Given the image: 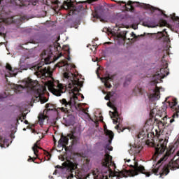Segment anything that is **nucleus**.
Segmentation results:
<instances>
[{"label":"nucleus","mask_w":179,"mask_h":179,"mask_svg":"<svg viewBox=\"0 0 179 179\" xmlns=\"http://www.w3.org/2000/svg\"><path fill=\"white\" fill-rule=\"evenodd\" d=\"M158 36H159V37L158 38L159 40H162L164 43H169L170 37L169 36V34H167V31H166V29H164L162 32H159L158 34Z\"/></svg>","instance_id":"obj_17"},{"label":"nucleus","mask_w":179,"mask_h":179,"mask_svg":"<svg viewBox=\"0 0 179 179\" xmlns=\"http://www.w3.org/2000/svg\"><path fill=\"white\" fill-rule=\"evenodd\" d=\"M38 141H37L35 144H34V147L32 148V150H33V152H34V155H35V156H36V157H37V153H38V150H37V149H41V148H40L39 146H38Z\"/></svg>","instance_id":"obj_26"},{"label":"nucleus","mask_w":179,"mask_h":179,"mask_svg":"<svg viewBox=\"0 0 179 179\" xmlns=\"http://www.w3.org/2000/svg\"><path fill=\"white\" fill-rule=\"evenodd\" d=\"M53 3H54V5H58V3H59V1L56 0V1H55L53 2Z\"/></svg>","instance_id":"obj_38"},{"label":"nucleus","mask_w":179,"mask_h":179,"mask_svg":"<svg viewBox=\"0 0 179 179\" xmlns=\"http://www.w3.org/2000/svg\"><path fill=\"white\" fill-rule=\"evenodd\" d=\"M134 93H135L136 96H138V94H143V93H145V90L139 87L138 86H136L134 90Z\"/></svg>","instance_id":"obj_25"},{"label":"nucleus","mask_w":179,"mask_h":179,"mask_svg":"<svg viewBox=\"0 0 179 179\" xmlns=\"http://www.w3.org/2000/svg\"><path fill=\"white\" fill-rule=\"evenodd\" d=\"M92 47L93 48H95V50L97 48V46H96V45H93Z\"/></svg>","instance_id":"obj_45"},{"label":"nucleus","mask_w":179,"mask_h":179,"mask_svg":"<svg viewBox=\"0 0 179 179\" xmlns=\"http://www.w3.org/2000/svg\"><path fill=\"white\" fill-rule=\"evenodd\" d=\"M128 40H131V38H128Z\"/></svg>","instance_id":"obj_61"},{"label":"nucleus","mask_w":179,"mask_h":179,"mask_svg":"<svg viewBox=\"0 0 179 179\" xmlns=\"http://www.w3.org/2000/svg\"><path fill=\"white\" fill-rule=\"evenodd\" d=\"M26 20L25 16H20V15H14L13 17H7V18H0V23H6V24H22L23 22Z\"/></svg>","instance_id":"obj_7"},{"label":"nucleus","mask_w":179,"mask_h":179,"mask_svg":"<svg viewBox=\"0 0 179 179\" xmlns=\"http://www.w3.org/2000/svg\"><path fill=\"white\" fill-rule=\"evenodd\" d=\"M60 57H62V53H60L58 58H60Z\"/></svg>","instance_id":"obj_46"},{"label":"nucleus","mask_w":179,"mask_h":179,"mask_svg":"<svg viewBox=\"0 0 179 179\" xmlns=\"http://www.w3.org/2000/svg\"><path fill=\"white\" fill-rule=\"evenodd\" d=\"M168 103L171 111L173 112L172 115L173 118L169 120L170 124L167 123V117H163L162 120L157 119L155 125L157 127V129H155V135L157 138H159L160 135H162L166 129H169L167 134H171V131H173V126L171 124L174 122V118H178L179 116V106L178 102H177V99H172V101H169Z\"/></svg>","instance_id":"obj_4"},{"label":"nucleus","mask_w":179,"mask_h":179,"mask_svg":"<svg viewBox=\"0 0 179 179\" xmlns=\"http://www.w3.org/2000/svg\"><path fill=\"white\" fill-rule=\"evenodd\" d=\"M8 94V92H3V94H0V100H3V99H6Z\"/></svg>","instance_id":"obj_31"},{"label":"nucleus","mask_w":179,"mask_h":179,"mask_svg":"<svg viewBox=\"0 0 179 179\" xmlns=\"http://www.w3.org/2000/svg\"><path fill=\"white\" fill-rule=\"evenodd\" d=\"M51 179H54V177L52 176V177H51Z\"/></svg>","instance_id":"obj_55"},{"label":"nucleus","mask_w":179,"mask_h":179,"mask_svg":"<svg viewBox=\"0 0 179 179\" xmlns=\"http://www.w3.org/2000/svg\"><path fill=\"white\" fill-rule=\"evenodd\" d=\"M112 108L114 111L113 113H112V114L113 115V118H115V119L113 120V124H119L115 126V129L117 130L119 134H120V132H124V130L125 129L122 128L120 124L121 122V119L120 118V115L118 114V110L117 109V107L113 106Z\"/></svg>","instance_id":"obj_12"},{"label":"nucleus","mask_w":179,"mask_h":179,"mask_svg":"<svg viewBox=\"0 0 179 179\" xmlns=\"http://www.w3.org/2000/svg\"><path fill=\"white\" fill-rule=\"evenodd\" d=\"M1 34V35H2V34Z\"/></svg>","instance_id":"obj_62"},{"label":"nucleus","mask_w":179,"mask_h":179,"mask_svg":"<svg viewBox=\"0 0 179 179\" xmlns=\"http://www.w3.org/2000/svg\"><path fill=\"white\" fill-rule=\"evenodd\" d=\"M131 36L132 37H136V35L134 32L131 33Z\"/></svg>","instance_id":"obj_42"},{"label":"nucleus","mask_w":179,"mask_h":179,"mask_svg":"<svg viewBox=\"0 0 179 179\" xmlns=\"http://www.w3.org/2000/svg\"><path fill=\"white\" fill-rule=\"evenodd\" d=\"M22 120H26V115H22Z\"/></svg>","instance_id":"obj_43"},{"label":"nucleus","mask_w":179,"mask_h":179,"mask_svg":"<svg viewBox=\"0 0 179 179\" xmlns=\"http://www.w3.org/2000/svg\"><path fill=\"white\" fill-rule=\"evenodd\" d=\"M62 111L66 113V115L64 117V122L67 127H70V125H73L75 124V116L72 115L71 113L72 111V108L69 107L62 108Z\"/></svg>","instance_id":"obj_9"},{"label":"nucleus","mask_w":179,"mask_h":179,"mask_svg":"<svg viewBox=\"0 0 179 179\" xmlns=\"http://www.w3.org/2000/svg\"><path fill=\"white\" fill-rule=\"evenodd\" d=\"M104 13H106V6L101 5L97 6L95 7L94 17L101 19L104 16Z\"/></svg>","instance_id":"obj_14"},{"label":"nucleus","mask_w":179,"mask_h":179,"mask_svg":"<svg viewBox=\"0 0 179 179\" xmlns=\"http://www.w3.org/2000/svg\"><path fill=\"white\" fill-rule=\"evenodd\" d=\"M53 139H54V142L55 143V142H57V140H55V137H54Z\"/></svg>","instance_id":"obj_47"},{"label":"nucleus","mask_w":179,"mask_h":179,"mask_svg":"<svg viewBox=\"0 0 179 179\" xmlns=\"http://www.w3.org/2000/svg\"><path fill=\"white\" fill-rule=\"evenodd\" d=\"M82 179H87V178H86V176H85Z\"/></svg>","instance_id":"obj_50"},{"label":"nucleus","mask_w":179,"mask_h":179,"mask_svg":"<svg viewBox=\"0 0 179 179\" xmlns=\"http://www.w3.org/2000/svg\"><path fill=\"white\" fill-rule=\"evenodd\" d=\"M70 59H71V57H69V58H68V60L69 61Z\"/></svg>","instance_id":"obj_53"},{"label":"nucleus","mask_w":179,"mask_h":179,"mask_svg":"<svg viewBox=\"0 0 179 179\" xmlns=\"http://www.w3.org/2000/svg\"><path fill=\"white\" fill-rule=\"evenodd\" d=\"M20 120H22V117H20Z\"/></svg>","instance_id":"obj_60"},{"label":"nucleus","mask_w":179,"mask_h":179,"mask_svg":"<svg viewBox=\"0 0 179 179\" xmlns=\"http://www.w3.org/2000/svg\"><path fill=\"white\" fill-rule=\"evenodd\" d=\"M163 107H166V105H163Z\"/></svg>","instance_id":"obj_57"},{"label":"nucleus","mask_w":179,"mask_h":179,"mask_svg":"<svg viewBox=\"0 0 179 179\" xmlns=\"http://www.w3.org/2000/svg\"><path fill=\"white\" fill-rule=\"evenodd\" d=\"M48 156H51V154L50 152H47Z\"/></svg>","instance_id":"obj_48"},{"label":"nucleus","mask_w":179,"mask_h":179,"mask_svg":"<svg viewBox=\"0 0 179 179\" xmlns=\"http://www.w3.org/2000/svg\"><path fill=\"white\" fill-rule=\"evenodd\" d=\"M169 73V69H167V67L161 68L160 70L152 76L150 85H154L155 89L154 90V92L151 94V97L154 99V100H159V99H160V90H164L163 87H157V83H162V82H163L162 79H164Z\"/></svg>","instance_id":"obj_5"},{"label":"nucleus","mask_w":179,"mask_h":179,"mask_svg":"<svg viewBox=\"0 0 179 179\" xmlns=\"http://www.w3.org/2000/svg\"><path fill=\"white\" fill-rule=\"evenodd\" d=\"M97 0H87V3H93V2H96Z\"/></svg>","instance_id":"obj_36"},{"label":"nucleus","mask_w":179,"mask_h":179,"mask_svg":"<svg viewBox=\"0 0 179 179\" xmlns=\"http://www.w3.org/2000/svg\"><path fill=\"white\" fill-rule=\"evenodd\" d=\"M106 76L103 78H101V80L104 83L105 87H107L108 89H111L112 85L110 83L112 80L114 79V76H110L109 73L106 74Z\"/></svg>","instance_id":"obj_15"},{"label":"nucleus","mask_w":179,"mask_h":179,"mask_svg":"<svg viewBox=\"0 0 179 179\" xmlns=\"http://www.w3.org/2000/svg\"><path fill=\"white\" fill-rule=\"evenodd\" d=\"M113 97V92H108L107 95L105 96V100H110V98Z\"/></svg>","instance_id":"obj_33"},{"label":"nucleus","mask_w":179,"mask_h":179,"mask_svg":"<svg viewBox=\"0 0 179 179\" xmlns=\"http://www.w3.org/2000/svg\"><path fill=\"white\" fill-rule=\"evenodd\" d=\"M164 16L165 17H167V15H166V14H164Z\"/></svg>","instance_id":"obj_51"},{"label":"nucleus","mask_w":179,"mask_h":179,"mask_svg":"<svg viewBox=\"0 0 179 179\" xmlns=\"http://www.w3.org/2000/svg\"><path fill=\"white\" fill-rule=\"evenodd\" d=\"M55 173H57V170L55 171L54 174H55Z\"/></svg>","instance_id":"obj_52"},{"label":"nucleus","mask_w":179,"mask_h":179,"mask_svg":"<svg viewBox=\"0 0 179 179\" xmlns=\"http://www.w3.org/2000/svg\"><path fill=\"white\" fill-rule=\"evenodd\" d=\"M6 69L9 71L8 75L10 77L16 76V73H15V70L12 68V66L9 64V63L6 64Z\"/></svg>","instance_id":"obj_22"},{"label":"nucleus","mask_w":179,"mask_h":179,"mask_svg":"<svg viewBox=\"0 0 179 179\" xmlns=\"http://www.w3.org/2000/svg\"><path fill=\"white\" fill-rule=\"evenodd\" d=\"M105 134H106V136H108V138H109V140H108L109 143L106 145V149L107 150L111 151V150H113V147H111L110 145V144H111V142H112L113 139L114 138V133H113L111 131H110L107 129H105Z\"/></svg>","instance_id":"obj_16"},{"label":"nucleus","mask_w":179,"mask_h":179,"mask_svg":"<svg viewBox=\"0 0 179 179\" xmlns=\"http://www.w3.org/2000/svg\"><path fill=\"white\" fill-rule=\"evenodd\" d=\"M176 156H179V151L176 153Z\"/></svg>","instance_id":"obj_49"},{"label":"nucleus","mask_w":179,"mask_h":179,"mask_svg":"<svg viewBox=\"0 0 179 179\" xmlns=\"http://www.w3.org/2000/svg\"><path fill=\"white\" fill-rule=\"evenodd\" d=\"M3 0H0V3L3 1ZM22 1H29L30 0H6V2L7 3H13V5H20L22 3Z\"/></svg>","instance_id":"obj_23"},{"label":"nucleus","mask_w":179,"mask_h":179,"mask_svg":"<svg viewBox=\"0 0 179 179\" xmlns=\"http://www.w3.org/2000/svg\"><path fill=\"white\" fill-rule=\"evenodd\" d=\"M128 80V82H129L131 80Z\"/></svg>","instance_id":"obj_58"},{"label":"nucleus","mask_w":179,"mask_h":179,"mask_svg":"<svg viewBox=\"0 0 179 179\" xmlns=\"http://www.w3.org/2000/svg\"><path fill=\"white\" fill-rule=\"evenodd\" d=\"M166 101H167V98L166 99Z\"/></svg>","instance_id":"obj_59"},{"label":"nucleus","mask_w":179,"mask_h":179,"mask_svg":"<svg viewBox=\"0 0 179 179\" xmlns=\"http://www.w3.org/2000/svg\"><path fill=\"white\" fill-rule=\"evenodd\" d=\"M24 124H26L27 125L29 124V121H27V120H24Z\"/></svg>","instance_id":"obj_44"},{"label":"nucleus","mask_w":179,"mask_h":179,"mask_svg":"<svg viewBox=\"0 0 179 179\" xmlns=\"http://www.w3.org/2000/svg\"><path fill=\"white\" fill-rule=\"evenodd\" d=\"M124 162L129 163V162H131V159H124Z\"/></svg>","instance_id":"obj_40"},{"label":"nucleus","mask_w":179,"mask_h":179,"mask_svg":"<svg viewBox=\"0 0 179 179\" xmlns=\"http://www.w3.org/2000/svg\"><path fill=\"white\" fill-rule=\"evenodd\" d=\"M141 150L142 147L134 145L132 147H131L130 150H129V153L130 155H138V153H141Z\"/></svg>","instance_id":"obj_19"},{"label":"nucleus","mask_w":179,"mask_h":179,"mask_svg":"<svg viewBox=\"0 0 179 179\" xmlns=\"http://www.w3.org/2000/svg\"><path fill=\"white\" fill-rule=\"evenodd\" d=\"M171 18L173 22H178L179 20V17L176 16V13H173V15H171Z\"/></svg>","instance_id":"obj_32"},{"label":"nucleus","mask_w":179,"mask_h":179,"mask_svg":"<svg viewBox=\"0 0 179 179\" xmlns=\"http://www.w3.org/2000/svg\"><path fill=\"white\" fill-rule=\"evenodd\" d=\"M155 109L150 110V118L146 121V125H153V124H156L157 121V118L155 117Z\"/></svg>","instance_id":"obj_18"},{"label":"nucleus","mask_w":179,"mask_h":179,"mask_svg":"<svg viewBox=\"0 0 179 179\" xmlns=\"http://www.w3.org/2000/svg\"><path fill=\"white\" fill-rule=\"evenodd\" d=\"M56 66L57 68H62L64 66H66V72L64 73V79H67L69 81V85L68 87L69 89H72L73 92V96L70 98V100L68 101L65 99H62L60 100V103L64 106V107H68L69 108H72L75 104H76V100H78V94L79 93V86H80V83L79 82V80L76 79V77H75V74L72 73V71H69L70 69H72V68H76V66H72V64H68V61L66 60H62L60 62L57 63L56 64Z\"/></svg>","instance_id":"obj_2"},{"label":"nucleus","mask_w":179,"mask_h":179,"mask_svg":"<svg viewBox=\"0 0 179 179\" xmlns=\"http://www.w3.org/2000/svg\"><path fill=\"white\" fill-rule=\"evenodd\" d=\"M63 167L64 169H67L71 173V174L67 176V179H71L73 178V171L78 169V161L76 159H73V162L70 160H67L66 162L62 164Z\"/></svg>","instance_id":"obj_8"},{"label":"nucleus","mask_w":179,"mask_h":179,"mask_svg":"<svg viewBox=\"0 0 179 179\" xmlns=\"http://www.w3.org/2000/svg\"><path fill=\"white\" fill-rule=\"evenodd\" d=\"M52 48H54L56 54H59L61 45H59V43H56L54 44L53 48H49L43 50L41 55L42 58L45 59L44 62H41L37 65L34 66V68L36 71V75H37L38 78H41L45 86H48V90H50L52 94H55V96H59L64 93V91H62L64 87L62 85L59 84V83L55 82L52 79V71H51V67L45 66V65H48L52 62L50 59H51V57L54 55Z\"/></svg>","instance_id":"obj_1"},{"label":"nucleus","mask_w":179,"mask_h":179,"mask_svg":"<svg viewBox=\"0 0 179 179\" xmlns=\"http://www.w3.org/2000/svg\"><path fill=\"white\" fill-rule=\"evenodd\" d=\"M55 110V107H54L51 103H47L45 105V109L43 110V113H39L38 118V122L41 127H43L44 125V121L45 120V118H48V116L45 114V111H54Z\"/></svg>","instance_id":"obj_11"},{"label":"nucleus","mask_w":179,"mask_h":179,"mask_svg":"<svg viewBox=\"0 0 179 179\" xmlns=\"http://www.w3.org/2000/svg\"><path fill=\"white\" fill-rule=\"evenodd\" d=\"M56 169H62V166L57 165V166H56Z\"/></svg>","instance_id":"obj_41"},{"label":"nucleus","mask_w":179,"mask_h":179,"mask_svg":"<svg viewBox=\"0 0 179 179\" xmlns=\"http://www.w3.org/2000/svg\"><path fill=\"white\" fill-rule=\"evenodd\" d=\"M7 76H8V74H6V78H7Z\"/></svg>","instance_id":"obj_54"},{"label":"nucleus","mask_w":179,"mask_h":179,"mask_svg":"<svg viewBox=\"0 0 179 179\" xmlns=\"http://www.w3.org/2000/svg\"><path fill=\"white\" fill-rule=\"evenodd\" d=\"M37 157H31L29 156V158L28 159V162H34Z\"/></svg>","instance_id":"obj_34"},{"label":"nucleus","mask_w":179,"mask_h":179,"mask_svg":"<svg viewBox=\"0 0 179 179\" xmlns=\"http://www.w3.org/2000/svg\"><path fill=\"white\" fill-rule=\"evenodd\" d=\"M161 26H166L167 24V21L166 20H162L161 22Z\"/></svg>","instance_id":"obj_35"},{"label":"nucleus","mask_w":179,"mask_h":179,"mask_svg":"<svg viewBox=\"0 0 179 179\" xmlns=\"http://www.w3.org/2000/svg\"><path fill=\"white\" fill-rule=\"evenodd\" d=\"M13 89H14L15 93H22L24 89L32 90V92H34V97L32 98L34 103H38L40 101L41 104H44V103L48 101V99L43 96L47 90L45 87L38 85L37 81H33L30 78L24 79L20 85L14 84Z\"/></svg>","instance_id":"obj_3"},{"label":"nucleus","mask_w":179,"mask_h":179,"mask_svg":"<svg viewBox=\"0 0 179 179\" xmlns=\"http://www.w3.org/2000/svg\"><path fill=\"white\" fill-rule=\"evenodd\" d=\"M8 142L6 139H3V137L0 136V146L1 148H5V144Z\"/></svg>","instance_id":"obj_29"},{"label":"nucleus","mask_w":179,"mask_h":179,"mask_svg":"<svg viewBox=\"0 0 179 179\" xmlns=\"http://www.w3.org/2000/svg\"><path fill=\"white\" fill-rule=\"evenodd\" d=\"M63 50H64V51H66V52H67L68 55H69V54H71V48H69V46L68 45H64L63 46Z\"/></svg>","instance_id":"obj_30"},{"label":"nucleus","mask_w":179,"mask_h":179,"mask_svg":"<svg viewBox=\"0 0 179 179\" xmlns=\"http://www.w3.org/2000/svg\"><path fill=\"white\" fill-rule=\"evenodd\" d=\"M90 164V159H86L84 160V164H83V169H85V170H89V164Z\"/></svg>","instance_id":"obj_28"},{"label":"nucleus","mask_w":179,"mask_h":179,"mask_svg":"<svg viewBox=\"0 0 179 179\" xmlns=\"http://www.w3.org/2000/svg\"><path fill=\"white\" fill-rule=\"evenodd\" d=\"M117 3H119L120 5H121V3H123L127 10H129V12H134L135 10V8H134V6H132L133 4H136V6H140V8H143L144 9L156 10V8L152 6L150 4H146L143 3L133 2L131 1H129L127 3L125 1H117Z\"/></svg>","instance_id":"obj_6"},{"label":"nucleus","mask_w":179,"mask_h":179,"mask_svg":"<svg viewBox=\"0 0 179 179\" xmlns=\"http://www.w3.org/2000/svg\"><path fill=\"white\" fill-rule=\"evenodd\" d=\"M167 148V141L163 140L159 141V143L155 147V156H159V155H162Z\"/></svg>","instance_id":"obj_13"},{"label":"nucleus","mask_w":179,"mask_h":179,"mask_svg":"<svg viewBox=\"0 0 179 179\" xmlns=\"http://www.w3.org/2000/svg\"><path fill=\"white\" fill-rule=\"evenodd\" d=\"M81 2L77 3L76 6L73 4V1L71 0L64 1L63 5L61 6V9H65L68 10V9H73L76 12H79V10H82L83 9V6H82Z\"/></svg>","instance_id":"obj_10"},{"label":"nucleus","mask_w":179,"mask_h":179,"mask_svg":"<svg viewBox=\"0 0 179 179\" xmlns=\"http://www.w3.org/2000/svg\"><path fill=\"white\" fill-rule=\"evenodd\" d=\"M127 33H128L127 31H122L118 34L117 37L119 38H122V40L125 41H127Z\"/></svg>","instance_id":"obj_27"},{"label":"nucleus","mask_w":179,"mask_h":179,"mask_svg":"<svg viewBox=\"0 0 179 179\" xmlns=\"http://www.w3.org/2000/svg\"><path fill=\"white\" fill-rule=\"evenodd\" d=\"M107 106L108 107H111V102H108Z\"/></svg>","instance_id":"obj_39"},{"label":"nucleus","mask_w":179,"mask_h":179,"mask_svg":"<svg viewBox=\"0 0 179 179\" xmlns=\"http://www.w3.org/2000/svg\"><path fill=\"white\" fill-rule=\"evenodd\" d=\"M82 97H83V99H84L85 97L83 96V95H82Z\"/></svg>","instance_id":"obj_56"},{"label":"nucleus","mask_w":179,"mask_h":179,"mask_svg":"<svg viewBox=\"0 0 179 179\" xmlns=\"http://www.w3.org/2000/svg\"><path fill=\"white\" fill-rule=\"evenodd\" d=\"M85 176H86V174H85V171H80L79 169H77L75 171V177L77 179H82V178H83V177H85Z\"/></svg>","instance_id":"obj_24"},{"label":"nucleus","mask_w":179,"mask_h":179,"mask_svg":"<svg viewBox=\"0 0 179 179\" xmlns=\"http://www.w3.org/2000/svg\"><path fill=\"white\" fill-rule=\"evenodd\" d=\"M69 138L68 137L62 135L60 139L58 141L59 146H62V148H66V145H68V142Z\"/></svg>","instance_id":"obj_20"},{"label":"nucleus","mask_w":179,"mask_h":179,"mask_svg":"<svg viewBox=\"0 0 179 179\" xmlns=\"http://www.w3.org/2000/svg\"><path fill=\"white\" fill-rule=\"evenodd\" d=\"M68 136L70 139H75V136L73 134H69Z\"/></svg>","instance_id":"obj_37"},{"label":"nucleus","mask_w":179,"mask_h":179,"mask_svg":"<svg viewBox=\"0 0 179 179\" xmlns=\"http://www.w3.org/2000/svg\"><path fill=\"white\" fill-rule=\"evenodd\" d=\"M152 135H153V134L152 133H148L146 134V132H145V131H141L138 135V139H145V138H150V136H152Z\"/></svg>","instance_id":"obj_21"}]
</instances>
